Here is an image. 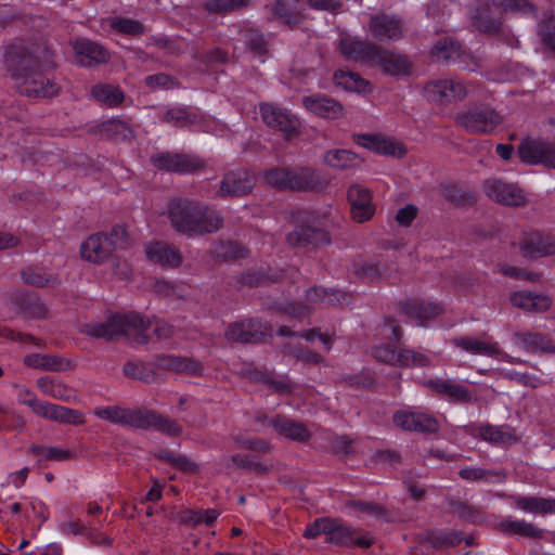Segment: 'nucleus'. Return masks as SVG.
<instances>
[{
	"label": "nucleus",
	"instance_id": "17",
	"mask_svg": "<svg viewBox=\"0 0 555 555\" xmlns=\"http://www.w3.org/2000/svg\"><path fill=\"white\" fill-rule=\"evenodd\" d=\"M152 164L162 170L189 173L202 166L199 159L181 154L159 153L151 158Z\"/></svg>",
	"mask_w": 555,
	"mask_h": 555
},
{
	"label": "nucleus",
	"instance_id": "63",
	"mask_svg": "<svg viewBox=\"0 0 555 555\" xmlns=\"http://www.w3.org/2000/svg\"><path fill=\"white\" fill-rule=\"evenodd\" d=\"M153 428L167 434L169 436H178L181 434V426L169 418L156 414V420Z\"/></svg>",
	"mask_w": 555,
	"mask_h": 555
},
{
	"label": "nucleus",
	"instance_id": "49",
	"mask_svg": "<svg viewBox=\"0 0 555 555\" xmlns=\"http://www.w3.org/2000/svg\"><path fill=\"white\" fill-rule=\"evenodd\" d=\"M219 516V512L217 509H206V511H185L181 519L185 524H190L196 526L198 524L211 525L217 517Z\"/></svg>",
	"mask_w": 555,
	"mask_h": 555
},
{
	"label": "nucleus",
	"instance_id": "50",
	"mask_svg": "<svg viewBox=\"0 0 555 555\" xmlns=\"http://www.w3.org/2000/svg\"><path fill=\"white\" fill-rule=\"evenodd\" d=\"M433 54L437 60L450 61L460 55V46L454 40L446 38L435 44Z\"/></svg>",
	"mask_w": 555,
	"mask_h": 555
},
{
	"label": "nucleus",
	"instance_id": "62",
	"mask_svg": "<svg viewBox=\"0 0 555 555\" xmlns=\"http://www.w3.org/2000/svg\"><path fill=\"white\" fill-rule=\"evenodd\" d=\"M380 336L386 339L399 341L402 337V330L393 319H386L379 328Z\"/></svg>",
	"mask_w": 555,
	"mask_h": 555
},
{
	"label": "nucleus",
	"instance_id": "26",
	"mask_svg": "<svg viewBox=\"0 0 555 555\" xmlns=\"http://www.w3.org/2000/svg\"><path fill=\"white\" fill-rule=\"evenodd\" d=\"M302 105L312 114L335 119L343 116V106L333 99L323 95H310L302 99Z\"/></svg>",
	"mask_w": 555,
	"mask_h": 555
},
{
	"label": "nucleus",
	"instance_id": "13",
	"mask_svg": "<svg viewBox=\"0 0 555 555\" xmlns=\"http://www.w3.org/2000/svg\"><path fill=\"white\" fill-rule=\"evenodd\" d=\"M259 112L268 127L280 130L286 138L298 134L300 121L286 109L264 103L260 105Z\"/></svg>",
	"mask_w": 555,
	"mask_h": 555
},
{
	"label": "nucleus",
	"instance_id": "6",
	"mask_svg": "<svg viewBox=\"0 0 555 555\" xmlns=\"http://www.w3.org/2000/svg\"><path fill=\"white\" fill-rule=\"evenodd\" d=\"M307 304L293 302L285 307L286 314L294 319L302 320L309 317L315 306L349 305L351 296L338 289H326L323 287H311L306 292Z\"/></svg>",
	"mask_w": 555,
	"mask_h": 555
},
{
	"label": "nucleus",
	"instance_id": "23",
	"mask_svg": "<svg viewBox=\"0 0 555 555\" xmlns=\"http://www.w3.org/2000/svg\"><path fill=\"white\" fill-rule=\"evenodd\" d=\"M424 385L451 402L460 403L473 400L470 392L463 385L451 379H429Z\"/></svg>",
	"mask_w": 555,
	"mask_h": 555
},
{
	"label": "nucleus",
	"instance_id": "29",
	"mask_svg": "<svg viewBox=\"0 0 555 555\" xmlns=\"http://www.w3.org/2000/svg\"><path fill=\"white\" fill-rule=\"evenodd\" d=\"M373 65L378 66L384 73L392 76L408 75L411 69V64L405 56L382 50L380 48Z\"/></svg>",
	"mask_w": 555,
	"mask_h": 555
},
{
	"label": "nucleus",
	"instance_id": "1",
	"mask_svg": "<svg viewBox=\"0 0 555 555\" xmlns=\"http://www.w3.org/2000/svg\"><path fill=\"white\" fill-rule=\"evenodd\" d=\"M5 66L22 94L39 99L57 93V86L44 76L53 66L52 53L46 46L31 41L12 43L5 52Z\"/></svg>",
	"mask_w": 555,
	"mask_h": 555
},
{
	"label": "nucleus",
	"instance_id": "48",
	"mask_svg": "<svg viewBox=\"0 0 555 555\" xmlns=\"http://www.w3.org/2000/svg\"><path fill=\"white\" fill-rule=\"evenodd\" d=\"M333 525L330 526L327 540L335 544H349L353 542V530L351 527L345 526L339 519H332Z\"/></svg>",
	"mask_w": 555,
	"mask_h": 555
},
{
	"label": "nucleus",
	"instance_id": "43",
	"mask_svg": "<svg viewBox=\"0 0 555 555\" xmlns=\"http://www.w3.org/2000/svg\"><path fill=\"white\" fill-rule=\"evenodd\" d=\"M462 479L469 481H502L506 474L504 470L483 469L479 467H467L459 472Z\"/></svg>",
	"mask_w": 555,
	"mask_h": 555
},
{
	"label": "nucleus",
	"instance_id": "7",
	"mask_svg": "<svg viewBox=\"0 0 555 555\" xmlns=\"http://www.w3.org/2000/svg\"><path fill=\"white\" fill-rule=\"evenodd\" d=\"M372 356L379 362L389 365L408 367V366H428L431 362L430 358L422 352L397 348L391 344L382 343L373 347Z\"/></svg>",
	"mask_w": 555,
	"mask_h": 555
},
{
	"label": "nucleus",
	"instance_id": "32",
	"mask_svg": "<svg viewBox=\"0 0 555 555\" xmlns=\"http://www.w3.org/2000/svg\"><path fill=\"white\" fill-rule=\"evenodd\" d=\"M515 345L528 351H555L550 339L537 332H518L514 335Z\"/></svg>",
	"mask_w": 555,
	"mask_h": 555
},
{
	"label": "nucleus",
	"instance_id": "27",
	"mask_svg": "<svg viewBox=\"0 0 555 555\" xmlns=\"http://www.w3.org/2000/svg\"><path fill=\"white\" fill-rule=\"evenodd\" d=\"M268 425L272 427L279 435L294 441H307L311 436V430L304 424L282 417L275 416L268 421Z\"/></svg>",
	"mask_w": 555,
	"mask_h": 555
},
{
	"label": "nucleus",
	"instance_id": "19",
	"mask_svg": "<svg viewBox=\"0 0 555 555\" xmlns=\"http://www.w3.org/2000/svg\"><path fill=\"white\" fill-rule=\"evenodd\" d=\"M520 249L526 257L541 258L555 254V237L540 232L525 234Z\"/></svg>",
	"mask_w": 555,
	"mask_h": 555
},
{
	"label": "nucleus",
	"instance_id": "54",
	"mask_svg": "<svg viewBox=\"0 0 555 555\" xmlns=\"http://www.w3.org/2000/svg\"><path fill=\"white\" fill-rule=\"evenodd\" d=\"M224 336L232 343H250V333L247 332L245 321L230 324Z\"/></svg>",
	"mask_w": 555,
	"mask_h": 555
},
{
	"label": "nucleus",
	"instance_id": "37",
	"mask_svg": "<svg viewBox=\"0 0 555 555\" xmlns=\"http://www.w3.org/2000/svg\"><path fill=\"white\" fill-rule=\"evenodd\" d=\"M325 165L336 169H348L361 163L362 159L349 150H330L323 156Z\"/></svg>",
	"mask_w": 555,
	"mask_h": 555
},
{
	"label": "nucleus",
	"instance_id": "47",
	"mask_svg": "<svg viewBox=\"0 0 555 555\" xmlns=\"http://www.w3.org/2000/svg\"><path fill=\"white\" fill-rule=\"evenodd\" d=\"M156 414L149 411L126 410L124 425H130L135 428H153Z\"/></svg>",
	"mask_w": 555,
	"mask_h": 555
},
{
	"label": "nucleus",
	"instance_id": "39",
	"mask_svg": "<svg viewBox=\"0 0 555 555\" xmlns=\"http://www.w3.org/2000/svg\"><path fill=\"white\" fill-rule=\"evenodd\" d=\"M334 82L347 91L366 93L371 90L369 81L352 72L337 70L334 74Z\"/></svg>",
	"mask_w": 555,
	"mask_h": 555
},
{
	"label": "nucleus",
	"instance_id": "61",
	"mask_svg": "<svg viewBox=\"0 0 555 555\" xmlns=\"http://www.w3.org/2000/svg\"><path fill=\"white\" fill-rule=\"evenodd\" d=\"M245 323L248 334L250 333V343L261 340L271 330L269 325L259 320H246Z\"/></svg>",
	"mask_w": 555,
	"mask_h": 555
},
{
	"label": "nucleus",
	"instance_id": "18",
	"mask_svg": "<svg viewBox=\"0 0 555 555\" xmlns=\"http://www.w3.org/2000/svg\"><path fill=\"white\" fill-rule=\"evenodd\" d=\"M255 184V178L245 169L228 172L221 183L219 193L221 196H242L248 194Z\"/></svg>",
	"mask_w": 555,
	"mask_h": 555
},
{
	"label": "nucleus",
	"instance_id": "25",
	"mask_svg": "<svg viewBox=\"0 0 555 555\" xmlns=\"http://www.w3.org/2000/svg\"><path fill=\"white\" fill-rule=\"evenodd\" d=\"M145 254L150 261L164 266L176 268L182 262L180 253L165 242H151L145 246Z\"/></svg>",
	"mask_w": 555,
	"mask_h": 555
},
{
	"label": "nucleus",
	"instance_id": "51",
	"mask_svg": "<svg viewBox=\"0 0 555 555\" xmlns=\"http://www.w3.org/2000/svg\"><path fill=\"white\" fill-rule=\"evenodd\" d=\"M124 374L128 377L139 379L145 383H151L154 380V373L143 364H138L134 362H127L124 365Z\"/></svg>",
	"mask_w": 555,
	"mask_h": 555
},
{
	"label": "nucleus",
	"instance_id": "3",
	"mask_svg": "<svg viewBox=\"0 0 555 555\" xmlns=\"http://www.w3.org/2000/svg\"><path fill=\"white\" fill-rule=\"evenodd\" d=\"M167 216L171 225L188 236L212 233L222 225V217L219 212L183 199L171 201Z\"/></svg>",
	"mask_w": 555,
	"mask_h": 555
},
{
	"label": "nucleus",
	"instance_id": "60",
	"mask_svg": "<svg viewBox=\"0 0 555 555\" xmlns=\"http://www.w3.org/2000/svg\"><path fill=\"white\" fill-rule=\"evenodd\" d=\"M332 525L333 521L331 518L317 519L306 528L304 537H306L307 539H314L322 533L328 535L330 526Z\"/></svg>",
	"mask_w": 555,
	"mask_h": 555
},
{
	"label": "nucleus",
	"instance_id": "14",
	"mask_svg": "<svg viewBox=\"0 0 555 555\" xmlns=\"http://www.w3.org/2000/svg\"><path fill=\"white\" fill-rule=\"evenodd\" d=\"M353 141L359 146L383 155L402 157L406 153V149L401 142L380 134H356Z\"/></svg>",
	"mask_w": 555,
	"mask_h": 555
},
{
	"label": "nucleus",
	"instance_id": "40",
	"mask_svg": "<svg viewBox=\"0 0 555 555\" xmlns=\"http://www.w3.org/2000/svg\"><path fill=\"white\" fill-rule=\"evenodd\" d=\"M91 94L98 102L109 107L119 105L125 99V95L119 88L106 83L93 86Z\"/></svg>",
	"mask_w": 555,
	"mask_h": 555
},
{
	"label": "nucleus",
	"instance_id": "9",
	"mask_svg": "<svg viewBox=\"0 0 555 555\" xmlns=\"http://www.w3.org/2000/svg\"><path fill=\"white\" fill-rule=\"evenodd\" d=\"M521 162L555 169V143L542 139H526L518 146Z\"/></svg>",
	"mask_w": 555,
	"mask_h": 555
},
{
	"label": "nucleus",
	"instance_id": "64",
	"mask_svg": "<svg viewBox=\"0 0 555 555\" xmlns=\"http://www.w3.org/2000/svg\"><path fill=\"white\" fill-rule=\"evenodd\" d=\"M289 353H292L297 360L309 364H317L322 361V357L319 353L302 347L294 348Z\"/></svg>",
	"mask_w": 555,
	"mask_h": 555
},
{
	"label": "nucleus",
	"instance_id": "15",
	"mask_svg": "<svg viewBox=\"0 0 555 555\" xmlns=\"http://www.w3.org/2000/svg\"><path fill=\"white\" fill-rule=\"evenodd\" d=\"M396 426L411 431L436 433L439 428L438 421L426 413L398 411L393 414Z\"/></svg>",
	"mask_w": 555,
	"mask_h": 555
},
{
	"label": "nucleus",
	"instance_id": "55",
	"mask_svg": "<svg viewBox=\"0 0 555 555\" xmlns=\"http://www.w3.org/2000/svg\"><path fill=\"white\" fill-rule=\"evenodd\" d=\"M346 509L354 516H379L382 514L379 506L367 502H349L346 504Z\"/></svg>",
	"mask_w": 555,
	"mask_h": 555
},
{
	"label": "nucleus",
	"instance_id": "21",
	"mask_svg": "<svg viewBox=\"0 0 555 555\" xmlns=\"http://www.w3.org/2000/svg\"><path fill=\"white\" fill-rule=\"evenodd\" d=\"M369 31L379 41L399 39L403 33L401 21L387 14L372 16L369 23Z\"/></svg>",
	"mask_w": 555,
	"mask_h": 555
},
{
	"label": "nucleus",
	"instance_id": "5",
	"mask_svg": "<svg viewBox=\"0 0 555 555\" xmlns=\"http://www.w3.org/2000/svg\"><path fill=\"white\" fill-rule=\"evenodd\" d=\"M17 389L18 402L30 408L35 414L42 418L70 425H80L85 422L83 415L77 410L41 401L25 387H17Z\"/></svg>",
	"mask_w": 555,
	"mask_h": 555
},
{
	"label": "nucleus",
	"instance_id": "11",
	"mask_svg": "<svg viewBox=\"0 0 555 555\" xmlns=\"http://www.w3.org/2000/svg\"><path fill=\"white\" fill-rule=\"evenodd\" d=\"M459 124L475 133H491L502 121L490 107H475L457 117Z\"/></svg>",
	"mask_w": 555,
	"mask_h": 555
},
{
	"label": "nucleus",
	"instance_id": "59",
	"mask_svg": "<svg viewBox=\"0 0 555 555\" xmlns=\"http://www.w3.org/2000/svg\"><path fill=\"white\" fill-rule=\"evenodd\" d=\"M94 414L102 420L109 421L115 424H124L125 423V415H126V409L120 408H96L94 410Z\"/></svg>",
	"mask_w": 555,
	"mask_h": 555
},
{
	"label": "nucleus",
	"instance_id": "8",
	"mask_svg": "<svg viewBox=\"0 0 555 555\" xmlns=\"http://www.w3.org/2000/svg\"><path fill=\"white\" fill-rule=\"evenodd\" d=\"M451 344L456 348L468 352L470 354L477 356H486L496 358L501 361L509 362V363H520L522 362L518 358H514L507 353H505L499 346L498 343L492 341L487 338H476L472 336H461L454 337L451 339Z\"/></svg>",
	"mask_w": 555,
	"mask_h": 555
},
{
	"label": "nucleus",
	"instance_id": "42",
	"mask_svg": "<svg viewBox=\"0 0 555 555\" xmlns=\"http://www.w3.org/2000/svg\"><path fill=\"white\" fill-rule=\"evenodd\" d=\"M388 271V267L379 259L364 260L356 264L354 273L358 278L375 281L384 276Z\"/></svg>",
	"mask_w": 555,
	"mask_h": 555
},
{
	"label": "nucleus",
	"instance_id": "33",
	"mask_svg": "<svg viewBox=\"0 0 555 555\" xmlns=\"http://www.w3.org/2000/svg\"><path fill=\"white\" fill-rule=\"evenodd\" d=\"M287 241L294 246H306L309 244L318 246L328 243L330 237L323 230L301 227L291 232L287 236Z\"/></svg>",
	"mask_w": 555,
	"mask_h": 555
},
{
	"label": "nucleus",
	"instance_id": "38",
	"mask_svg": "<svg viewBox=\"0 0 555 555\" xmlns=\"http://www.w3.org/2000/svg\"><path fill=\"white\" fill-rule=\"evenodd\" d=\"M516 506L528 513L547 514L555 513V500L535 496H517L514 499Z\"/></svg>",
	"mask_w": 555,
	"mask_h": 555
},
{
	"label": "nucleus",
	"instance_id": "2",
	"mask_svg": "<svg viewBox=\"0 0 555 555\" xmlns=\"http://www.w3.org/2000/svg\"><path fill=\"white\" fill-rule=\"evenodd\" d=\"M172 332V326L165 321L145 322L137 313L117 314L106 322H91L81 327V333L90 337L112 340L119 336H127L139 344L147 343L151 338L150 333L158 339H165L170 337Z\"/></svg>",
	"mask_w": 555,
	"mask_h": 555
},
{
	"label": "nucleus",
	"instance_id": "35",
	"mask_svg": "<svg viewBox=\"0 0 555 555\" xmlns=\"http://www.w3.org/2000/svg\"><path fill=\"white\" fill-rule=\"evenodd\" d=\"M21 276L26 284L35 287H54L61 283L57 274L34 267L24 269Z\"/></svg>",
	"mask_w": 555,
	"mask_h": 555
},
{
	"label": "nucleus",
	"instance_id": "56",
	"mask_svg": "<svg viewBox=\"0 0 555 555\" xmlns=\"http://www.w3.org/2000/svg\"><path fill=\"white\" fill-rule=\"evenodd\" d=\"M245 44L255 53L262 56L267 51V43L263 36L257 30H247L244 34Z\"/></svg>",
	"mask_w": 555,
	"mask_h": 555
},
{
	"label": "nucleus",
	"instance_id": "58",
	"mask_svg": "<svg viewBox=\"0 0 555 555\" xmlns=\"http://www.w3.org/2000/svg\"><path fill=\"white\" fill-rule=\"evenodd\" d=\"M247 0H210L206 3L208 11L214 13L232 11L246 5Z\"/></svg>",
	"mask_w": 555,
	"mask_h": 555
},
{
	"label": "nucleus",
	"instance_id": "24",
	"mask_svg": "<svg viewBox=\"0 0 555 555\" xmlns=\"http://www.w3.org/2000/svg\"><path fill=\"white\" fill-rule=\"evenodd\" d=\"M511 304L526 312L541 313L552 306V299L540 293L518 291L509 295Z\"/></svg>",
	"mask_w": 555,
	"mask_h": 555
},
{
	"label": "nucleus",
	"instance_id": "28",
	"mask_svg": "<svg viewBox=\"0 0 555 555\" xmlns=\"http://www.w3.org/2000/svg\"><path fill=\"white\" fill-rule=\"evenodd\" d=\"M157 366L162 370L190 375H201L204 372V366L199 361L183 356L159 357L157 359Z\"/></svg>",
	"mask_w": 555,
	"mask_h": 555
},
{
	"label": "nucleus",
	"instance_id": "46",
	"mask_svg": "<svg viewBox=\"0 0 555 555\" xmlns=\"http://www.w3.org/2000/svg\"><path fill=\"white\" fill-rule=\"evenodd\" d=\"M302 191H318L327 186L328 181L322 171L311 168L302 167Z\"/></svg>",
	"mask_w": 555,
	"mask_h": 555
},
{
	"label": "nucleus",
	"instance_id": "31",
	"mask_svg": "<svg viewBox=\"0 0 555 555\" xmlns=\"http://www.w3.org/2000/svg\"><path fill=\"white\" fill-rule=\"evenodd\" d=\"M24 364L33 369L51 372L65 371L70 367L69 361L64 358L41 353L26 356L24 358Z\"/></svg>",
	"mask_w": 555,
	"mask_h": 555
},
{
	"label": "nucleus",
	"instance_id": "20",
	"mask_svg": "<svg viewBox=\"0 0 555 555\" xmlns=\"http://www.w3.org/2000/svg\"><path fill=\"white\" fill-rule=\"evenodd\" d=\"M339 50L348 60L365 62L373 65L376 56H378L379 48L373 43L346 37L340 40Z\"/></svg>",
	"mask_w": 555,
	"mask_h": 555
},
{
	"label": "nucleus",
	"instance_id": "30",
	"mask_svg": "<svg viewBox=\"0 0 555 555\" xmlns=\"http://www.w3.org/2000/svg\"><path fill=\"white\" fill-rule=\"evenodd\" d=\"M403 310L417 325H423L425 322L437 318L443 312V308L439 304L420 300L406 302Z\"/></svg>",
	"mask_w": 555,
	"mask_h": 555
},
{
	"label": "nucleus",
	"instance_id": "36",
	"mask_svg": "<svg viewBox=\"0 0 555 555\" xmlns=\"http://www.w3.org/2000/svg\"><path fill=\"white\" fill-rule=\"evenodd\" d=\"M478 433L483 440L495 444H509L517 440L515 431L508 426L482 425Z\"/></svg>",
	"mask_w": 555,
	"mask_h": 555
},
{
	"label": "nucleus",
	"instance_id": "34",
	"mask_svg": "<svg viewBox=\"0 0 555 555\" xmlns=\"http://www.w3.org/2000/svg\"><path fill=\"white\" fill-rule=\"evenodd\" d=\"M36 386L43 395L53 399L70 402L76 398L75 391L67 385L47 376L38 378Z\"/></svg>",
	"mask_w": 555,
	"mask_h": 555
},
{
	"label": "nucleus",
	"instance_id": "4",
	"mask_svg": "<svg viewBox=\"0 0 555 555\" xmlns=\"http://www.w3.org/2000/svg\"><path fill=\"white\" fill-rule=\"evenodd\" d=\"M128 235L124 228L116 227L109 233H95L90 235L80 245V256L83 260L102 264L112 255L113 249L125 248Z\"/></svg>",
	"mask_w": 555,
	"mask_h": 555
},
{
	"label": "nucleus",
	"instance_id": "53",
	"mask_svg": "<svg viewBox=\"0 0 555 555\" xmlns=\"http://www.w3.org/2000/svg\"><path fill=\"white\" fill-rule=\"evenodd\" d=\"M495 10L502 13L527 14L532 11L531 5L526 0H502L499 4L493 3Z\"/></svg>",
	"mask_w": 555,
	"mask_h": 555
},
{
	"label": "nucleus",
	"instance_id": "52",
	"mask_svg": "<svg viewBox=\"0 0 555 555\" xmlns=\"http://www.w3.org/2000/svg\"><path fill=\"white\" fill-rule=\"evenodd\" d=\"M266 182L279 190H288V169L287 168H273L264 173Z\"/></svg>",
	"mask_w": 555,
	"mask_h": 555
},
{
	"label": "nucleus",
	"instance_id": "44",
	"mask_svg": "<svg viewBox=\"0 0 555 555\" xmlns=\"http://www.w3.org/2000/svg\"><path fill=\"white\" fill-rule=\"evenodd\" d=\"M502 532L520 534L530 538H538L542 531L535 528L531 522L517 519H506L499 525Z\"/></svg>",
	"mask_w": 555,
	"mask_h": 555
},
{
	"label": "nucleus",
	"instance_id": "41",
	"mask_svg": "<svg viewBox=\"0 0 555 555\" xmlns=\"http://www.w3.org/2000/svg\"><path fill=\"white\" fill-rule=\"evenodd\" d=\"M29 453L35 454L40 461L65 462L75 456V451L55 446H33Z\"/></svg>",
	"mask_w": 555,
	"mask_h": 555
},
{
	"label": "nucleus",
	"instance_id": "22",
	"mask_svg": "<svg viewBox=\"0 0 555 555\" xmlns=\"http://www.w3.org/2000/svg\"><path fill=\"white\" fill-rule=\"evenodd\" d=\"M73 49L75 60L81 66H93L106 63L109 60L108 52L102 46L88 39H77Z\"/></svg>",
	"mask_w": 555,
	"mask_h": 555
},
{
	"label": "nucleus",
	"instance_id": "12",
	"mask_svg": "<svg viewBox=\"0 0 555 555\" xmlns=\"http://www.w3.org/2000/svg\"><path fill=\"white\" fill-rule=\"evenodd\" d=\"M483 191L489 198L502 205L522 206L527 203L524 191L515 183L489 179L483 183Z\"/></svg>",
	"mask_w": 555,
	"mask_h": 555
},
{
	"label": "nucleus",
	"instance_id": "45",
	"mask_svg": "<svg viewBox=\"0 0 555 555\" xmlns=\"http://www.w3.org/2000/svg\"><path fill=\"white\" fill-rule=\"evenodd\" d=\"M104 26L130 36H137L144 31V26L139 21L125 17H109L104 21Z\"/></svg>",
	"mask_w": 555,
	"mask_h": 555
},
{
	"label": "nucleus",
	"instance_id": "10",
	"mask_svg": "<svg viewBox=\"0 0 555 555\" xmlns=\"http://www.w3.org/2000/svg\"><path fill=\"white\" fill-rule=\"evenodd\" d=\"M474 91V86L457 79H442L426 85V95L435 102L447 103L463 100Z\"/></svg>",
	"mask_w": 555,
	"mask_h": 555
},
{
	"label": "nucleus",
	"instance_id": "57",
	"mask_svg": "<svg viewBox=\"0 0 555 555\" xmlns=\"http://www.w3.org/2000/svg\"><path fill=\"white\" fill-rule=\"evenodd\" d=\"M145 83L149 88L153 90L157 89H172L178 87V81L168 75L165 74H156L150 75L145 78Z\"/></svg>",
	"mask_w": 555,
	"mask_h": 555
},
{
	"label": "nucleus",
	"instance_id": "16",
	"mask_svg": "<svg viewBox=\"0 0 555 555\" xmlns=\"http://www.w3.org/2000/svg\"><path fill=\"white\" fill-rule=\"evenodd\" d=\"M348 201L351 206L352 219L359 223L370 220L375 211L372 204L371 192L359 184H353L348 190Z\"/></svg>",
	"mask_w": 555,
	"mask_h": 555
}]
</instances>
